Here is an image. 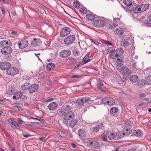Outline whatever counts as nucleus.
<instances>
[{
  "mask_svg": "<svg viewBox=\"0 0 151 151\" xmlns=\"http://www.w3.org/2000/svg\"><path fill=\"white\" fill-rule=\"evenodd\" d=\"M14 124H12V127L17 129H19L20 127L19 126L18 123L14 121V123H13Z\"/></svg>",
  "mask_w": 151,
  "mask_h": 151,
  "instance_id": "obj_45",
  "label": "nucleus"
},
{
  "mask_svg": "<svg viewBox=\"0 0 151 151\" xmlns=\"http://www.w3.org/2000/svg\"><path fill=\"white\" fill-rule=\"evenodd\" d=\"M78 119H74L69 122V125L71 127L73 128L78 123Z\"/></svg>",
  "mask_w": 151,
  "mask_h": 151,
  "instance_id": "obj_23",
  "label": "nucleus"
},
{
  "mask_svg": "<svg viewBox=\"0 0 151 151\" xmlns=\"http://www.w3.org/2000/svg\"><path fill=\"white\" fill-rule=\"evenodd\" d=\"M138 85L140 88H142L145 84V80H142L137 83Z\"/></svg>",
  "mask_w": 151,
  "mask_h": 151,
  "instance_id": "obj_40",
  "label": "nucleus"
},
{
  "mask_svg": "<svg viewBox=\"0 0 151 151\" xmlns=\"http://www.w3.org/2000/svg\"><path fill=\"white\" fill-rule=\"evenodd\" d=\"M116 53L115 56L116 57H120L124 53V51L121 48H119L115 51Z\"/></svg>",
  "mask_w": 151,
  "mask_h": 151,
  "instance_id": "obj_22",
  "label": "nucleus"
},
{
  "mask_svg": "<svg viewBox=\"0 0 151 151\" xmlns=\"http://www.w3.org/2000/svg\"><path fill=\"white\" fill-rule=\"evenodd\" d=\"M30 84L29 83H26L24 85H22V88L23 91H25L26 90H28V88L29 85Z\"/></svg>",
  "mask_w": 151,
  "mask_h": 151,
  "instance_id": "obj_31",
  "label": "nucleus"
},
{
  "mask_svg": "<svg viewBox=\"0 0 151 151\" xmlns=\"http://www.w3.org/2000/svg\"><path fill=\"white\" fill-rule=\"evenodd\" d=\"M90 52L88 53L83 58L82 61V65H83L89 62L90 60V59H89Z\"/></svg>",
  "mask_w": 151,
  "mask_h": 151,
  "instance_id": "obj_16",
  "label": "nucleus"
},
{
  "mask_svg": "<svg viewBox=\"0 0 151 151\" xmlns=\"http://www.w3.org/2000/svg\"><path fill=\"white\" fill-rule=\"evenodd\" d=\"M130 81L133 82H136L138 81L139 80L138 77L136 75H132L129 77Z\"/></svg>",
  "mask_w": 151,
  "mask_h": 151,
  "instance_id": "obj_24",
  "label": "nucleus"
},
{
  "mask_svg": "<svg viewBox=\"0 0 151 151\" xmlns=\"http://www.w3.org/2000/svg\"><path fill=\"white\" fill-rule=\"evenodd\" d=\"M111 52V48L110 47L107 49V51H106V53L107 54H108L109 53H110V52Z\"/></svg>",
  "mask_w": 151,
  "mask_h": 151,
  "instance_id": "obj_64",
  "label": "nucleus"
},
{
  "mask_svg": "<svg viewBox=\"0 0 151 151\" xmlns=\"http://www.w3.org/2000/svg\"><path fill=\"white\" fill-rule=\"evenodd\" d=\"M1 11L2 12V14H4L5 13V11L4 9V8H2V7H1Z\"/></svg>",
  "mask_w": 151,
  "mask_h": 151,
  "instance_id": "obj_63",
  "label": "nucleus"
},
{
  "mask_svg": "<svg viewBox=\"0 0 151 151\" xmlns=\"http://www.w3.org/2000/svg\"><path fill=\"white\" fill-rule=\"evenodd\" d=\"M98 19L92 22V24L95 27H104L105 24H107L104 20V18L103 17H98Z\"/></svg>",
  "mask_w": 151,
  "mask_h": 151,
  "instance_id": "obj_2",
  "label": "nucleus"
},
{
  "mask_svg": "<svg viewBox=\"0 0 151 151\" xmlns=\"http://www.w3.org/2000/svg\"><path fill=\"white\" fill-rule=\"evenodd\" d=\"M115 32L116 34L119 35H122L124 33V30L122 29H117L115 30Z\"/></svg>",
  "mask_w": 151,
  "mask_h": 151,
  "instance_id": "obj_32",
  "label": "nucleus"
},
{
  "mask_svg": "<svg viewBox=\"0 0 151 151\" xmlns=\"http://www.w3.org/2000/svg\"><path fill=\"white\" fill-rule=\"evenodd\" d=\"M12 34L14 35H16L17 34V32L16 31L12 30Z\"/></svg>",
  "mask_w": 151,
  "mask_h": 151,
  "instance_id": "obj_60",
  "label": "nucleus"
},
{
  "mask_svg": "<svg viewBox=\"0 0 151 151\" xmlns=\"http://www.w3.org/2000/svg\"><path fill=\"white\" fill-rule=\"evenodd\" d=\"M41 43V41L40 40L37 39L36 38H34L33 40H32L31 43V45L33 46L36 47L40 45Z\"/></svg>",
  "mask_w": 151,
  "mask_h": 151,
  "instance_id": "obj_18",
  "label": "nucleus"
},
{
  "mask_svg": "<svg viewBox=\"0 0 151 151\" xmlns=\"http://www.w3.org/2000/svg\"><path fill=\"white\" fill-rule=\"evenodd\" d=\"M123 46H128L129 45V43L126 41H124L123 43L122 44Z\"/></svg>",
  "mask_w": 151,
  "mask_h": 151,
  "instance_id": "obj_53",
  "label": "nucleus"
},
{
  "mask_svg": "<svg viewBox=\"0 0 151 151\" xmlns=\"http://www.w3.org/2000/svg\"><path fill=\"white\" fill-rule=\"evenodd\" d=\"M71 52L69 50H64L61 51L59 54V56L62 58H65L69 56Z\"/></svg>",
  "mask_w": 151,
  "mask_h": 151,
  "instance_id": "obj_10",
  "label": "nucleus"
},
{
  "mask_svg": "<svg viewBox=\"0 0 151 151\" xmlns=\"http://www.w3.org/2000/svg\"><path fill=\"white\" fill-rule=\"evenodd\" d=\"M139 6H137V4L132 2V4L129 6V8H128L127 10L129 11L130 12H133L135 13H139V12L140 11V8H139Z\"/></svg>",
  "mask_w": 151,
  "mask_h": 151,
  "instance_id": "obj_4",
  "label": "nucleus"
},
{
  "mask_svg": "<svg viewBox=\"0 0 151 151\" xmlns=\"http://www.w3.org/2000/svg\"><path fill=\"white\" fill-rule=\"evenodd\" d=\"M124 3L127 6V8H129V6L132 4L133 2L132 0H124Z\"/></svg>",
  "mask_w": 151,
  "mask_h": 151,
  "instance_id": "obj_29",
  "label": "nucleus"
},
{
  "mask_svg": "<svg viewBox=\"0 0 151 151\" xmlns=\"http://www.w3.org/2000/svg\"><path fill=\"white\" fill-rule=\"evenodd\" d=\"M139 6V8H140V11L139 12V13L146 11L149 8L148 4H146L140 5Z\"/></svg>",
  "mask_w": 151,
  "mask_h": 151,
  "instance_id": "obj_17",
  "label": "nucleus"
},
{
  "mask_svg": "<svg viewBox=\"0 0 151 151\" xmlns=\"http://www.w3.org/2000/svg\"><path fill=\"white\" fill-rule=\"evenodd\" d=\"M70 32L71 30L70 27H64L61 29L60 35L62 37H65L68 35Z\"/></svg>",
  "mask_w": 151,
  "mask_h": 151,
  "instance_id": "obj_6",
  "label": "nucleus"
},
{
  "mask_svg": "<svg viewBox=\"0 0 151 151\" xmlns=\"http://www.w3.org/2000/svg\"><path fill=\"white\" fill-rule=\"evenodd\" d=\"M18 71L19 70L17 68L10 67L6 70L7 74L12 76L16 75L18 73Z\"/></svg>",
  "mask_w": 151,
  "mask_h": 151,
  "instance_id": "obj_7",
  "label": "nucleus"
},
{
  "mask_svg": "<svg viewBox=\"0 0 151 151\" xmlns=\"http://www.w3.org/2000/svg\"><path fill=\"white\" fill-rule=\"evenodd\" d=\"M56 134L62 137H64L66 135V134L63 132L58 130L56 132Z\"/></svg>",
  "mask_w": 151,
  "mask_h": 151,
  "instance_id": "obj_37",
  "label": "nucleus"
},
{
  "mask_svg": "<svg viewBox=\"0 0 151 151\" xmlns=\"http://www.w3.org/2000/svg\"><path fill=\"white\" fill-rule=\"evenodd\" d=\"M70 77L72 78H75L81 77V76H78V75H72L70 76Z\"/></svg>",
  "mask_w": 151,
  "mask_h": 151,
  "instance_id": "obj_54",
  "label": "nucleus"
},
{
  "mask_svg": "<svg viewBox=\"0 0 151 151\" xmlns=\"http://www.w3.org/2000/svg\"><path fill=\"white\" fill-rule=\"evenodd\" d=\"M4 45H5L4 42V40L0 42V46L1 47H3L4 46Z\"/></svg>",
  "mask_w": 151,
  "mask_h": 151,
  "instance_id": "obj_58",
  "label": "nucleus"
},
{
  "mask_svg": "<svg viewBox=\"0 0 151 151\" xmlns=\"http://www.w3.org/2000/svg\"><path fill=\"white\" fill-rule=\"evenodd\" d=\"M73 53L75 56H77L80 54L79 51L76 48L74 49L73 51Z\"/></svg>",
  "mask_w": 151,
  "mask_h": 151,
  "instance_id": "obj_43",
  "label": "nucleus"
},
{
  "mask_svg": "<svg viewBox=\"0 0 151 151\" xmlns=\"http://www.w3.org/2000/svg\"><path fill=\"white\" fill-rule=\"evenodd\" d=\"M81 60H79V61L78 62V65H76L75 66V68H77L79 67V66L81 65Z\"/></svg>",
  "mask_w": 151,
  "mask_h": 151,
  "instance_id": "obj_59",
  "label": "nucleus"
},
{
  "mask_svg": "<svg viewBox=\"0 0 151 151\" xmlns=\"http://www.w3.org/2000/svg\"><path fill=\"white\" fill-rule=\"evenodd\" d=\"M10 66V63L8 62H2L0 63V68L3 70H7Z\"/></svg>",
  "mask_w": 151,
  "mask_h": 151,
  "instance_id": "obj_14",
  "label": "nucleus"
},
{
  "mask_svg": "<svg viewBox=\"0 0 151 151\" xmlns=\"http://www.w3.org/2000/svg\"><path fill=\"white\" fill-rule=\"evenodd\" d=\"M97 81L96 86H97V88L99 89L98 90L101 91L102 92H105V90L101 87L104 86V84L101 80L99 78L97 79Z\"/></svg>",
  "mask_w": 151,
  "mask_h": 151,
  "instance_id": "obj_15",
  "label": "nucleus"
},
{
  "mask_svg": "<svg viewBox=\"0 0 151 151\" xmlns=\"http://www.w3.org/2000/svg\"><path fill=\"white\" fill-rule=\"evenodd\" d=\"M143 101L144 103H146L148 104L149 103V99H144L143 100Z\"/></svg>",
  "mask_w": 151,
  "mask_h": 151,
  "instance_id": "obj_62",
  "label": "nucleus"
},
{
  "mask_svg": "<svg viewBox=\"0 0 151 151\" xmlns=\"http://www.w3.org/2000/svg\"><path fill=\"white\" fill-rule=\"evenodd\" d=\"M86 143L87 146L93 149L99 148L101 145L98 141L93 139L88 140Z\"/></svg>",
  "mask_w": 151,
  "mask_h": 151,
  "instance_id": "obj_1",
  "label": "nucleus"
},
{
  "mask_svg": "<svg viewBox=\"0 0 151 151\" xmlns=\"http://www.w3.org/2000/svg\"><path fill=\"white\" fill-rule=\"evenodd\" d=\"M101 138H102V140L104 141H107V136L106 135H104L103 136L101 137Z\"/></svg>",
  "mask_w": 151,
  "mask_h": 151,
  "instance_id": "obj_51",
  "label": "nucleus"
},
{
  "mask_svg": "<svg viewBox=\"0 0 151 151\" xmlns=\"http://www.w3.org/2000/svg\"><path fill=\"white\" fill-rule=\"evenodd\" d=\"M132 130L130 129H127L126 131L125 132L126 135L127 136L130 135L132 132Z\"/></svg>",
  "mask_w": 151,
  "mask_h": 151,
  "instance_id": "obj_46",
  "label": "nucleus"
},
{
  "mask_svg": "<svg viewBox=\"0 0 151 151\" xmlns=\"http://www.w3.org/2000/svg\"><path fill=\"white\" fill-rule=\"evenodd\" d=\"M75 40V37L73 35H69L64 40L65 44L66 45H70L72 44Z\"/></svg>",
  "mask_w": 151,
  "mask_h": 151,
  "instance_id": "obj_5",
  "label": "nucleus"
},
{
  "mask_svg": "<svg viewBox=\"0 0 151 151\" xmlns=\"http://www.w3.org/2000/svg\"><path fill=\"white\" fill-rule=\"evenodd\" d=\"M36 120H38L41 122L42 123H44L45 121L44 119H39L37 118Z\"/></svg>",
  "mask_w": 151,
  "mask_h": 151,
  "instance_id": "obj_61",
  "label": "nucleus"
},
{
  "mask_svg": "<svg viewBox=\"0 0 151 151\" xmlns=\"http://www.w3.org/2000/svg\"><path fill=\"white\" fill-rule=\"evenodd\" d=\"M15 89L14 88H9L8 90L6 92L7 94H8L9 95H12L14 94L15 92Z\"/></svg>",
  "mask_w": 151,
  "mask_h": 151,
  "instance_id": "obj_35",
  "label": "nucleus"
},
{
  "mask_svg": "<svg viewBox=\"0 0 151 151\" xmlns=\"http://www.w3.org/2000/svg\"><path fill=\"white\" fill-rule=\"evenodd\" d=\"M78 134L80 139H83L86 136V133L83 129H80L78 132Z\"/></svg>",
  "mask_w": 151,
  "mask_h": 151,
  "instance_id": "obj_19",
  "label": "nucleus"
},
{
  "mask_svg": "<svg viewBox=\"0 0 151 151\" xmlns=\"http://www.w3.org/2000/svg\"><path fill=\"white\" fill-rule=\"evenodd\" d=\"M22 95V93L21 92L18 91L15 93L13 96V98L14 99H17L20 98Z\"/></svg>",
  "mask_w": 151,
  "mask_h": 151,
  "instance_id": "obj_25",
  "label": "nucleus"
},
{
  "mask_svg": "<svg viewBox=\"0 0 151 151\" xmlns=\"http://www.w3.org/2000/svg\"><path fill=\"white\" fill-rule=\"evenodd\" d=\"M18 45L20 49H22L27 47L28 45V42L27 40H23L21 41V42H18Z\"/></svg>",
  "mask_w": 151,
  "mask_h": 151,
  "instance_id": "obj_13",
  "label": "nucleus"
},
{
  "mask_svg": "<svg viewBox=\"0 0 151 151\" xmlns=\"http://www.w3.org/2000/svg\"><path fill=\"white\" fill-rule=\"evenodd\" d=\"M12 51L11 47H6L1 50V52L4 55H6L11 53Z\"/></svg>",
  "mask_w": 151,
  "mask_h": 151,
  "instance_id": "obj_12",
  "label": "nucleus"
},
{
  "mask_svg": "<svg viewBox=\"0 0 151 151\" xmlns=\"http://www.w3.org/2000/svg\"><path fill=\"white\" fill-rule=\"evenodd\" d=\"M79 11L82 13L86 14L87 13L86 10H85L84 8H81L80 9Z\"/></svg>",
  "mask_w": 151,
  "mask_h": 151,
  "instance_id": "obj_50",
  "label": "nucleus"
},
{
  "mask_svg": "<svg viewBox=\"0 0 151 151\" xmlns=\"http://www.w3.org/2000/svg\"><path fill=\"white\" fill-rule=\"evenodd\" d=\"M65 110L64 109H61L59 111V112L60 114V115L62 116H64V115L65 114Z\"/></svg>",
  "mask_w": 151,
  "mask_h": 151,
  "instance_id": "obj_48",
  "label": "nucleus"
},
{
  "mask_svg": "<svg viewBox=\"0 0 151 151\" xmlns=\"http://www.w3.org/2000/svg\"><path fill=\"white\" fill-rule=\"evenodd\" d=\"M146 22H145L146 25L147 26L151 27V13L149 15Z\"/></svg>",
  "mask_w": 151,
  "mask_h": 151,
  "instance_id": "obj_28",
  "label": "nucleus"
},
{
  "mask_svg": "<svg viewBox=\"0 0 151 151\" xmlns=\"http://www.w3.org/2000/svg\"><path fill=\"white\" fill-rule=\"evenodd\" d=\"M92 42L95 44V45H99V44H101V43H99L98 41H94V40H92Z\"/></svg>",
  "mask_w": 151,
  "mask_h": 151,
  "instance_id": "obj_57",
  "label": "nucleus"
},
{
  "mask_svg": "<svg viewBox=\"0 0 151 151\" xmlns=\"http://www.w3.org/2000/svg\"><path fill=\"white\" fill-rule=\"evenodd\" d=\"M108 138L110 140L113 139L115 140V133H110L108 136Z\"/></svg>",
  "mask_w": 151,
  "mask_h": 151,
  "instance_id": "obj_44",
  "label": "nucleus"
},
{
  "mask_svg": "<svg viewBox=\"0 0 151 151\" xmlns=\"http://www.w3.org/2000/svg\"><path fill=\"white\" fill-rule=\"evenodd\" d=\"M145 82L148 84H151V75L148 76L145 78Z\"/></svg>",
  "mask_w": 151,
  "mask_h": 151,
  "instance_id": "obj_36",
  "label": "nucleus"
},
{
  "mask_svg": "<svg viewBox=\"0 0 151 151\" xmlns=\"http://www.w3.org/2000/svg\"><path fill=\"white\" fill-rule=\"evenodd\" d=\"M76 102V104L79 105H83L84 104L83 102V100H82V99H78Z\"/></svg>",
  "mask_w": 151,
  "mask_h": 151,
  "instance_id": "obj_42",
  "label": "nucleus"
},
{
  "mask_svg": "<svg viewBox=\"0 0 151 151\" xmlns=\"http://www.w3.org/2000/svg\"><path fill=\"white\" fill-rule=\"evenodd\" d=\"M58 106V104L55 102H52L50 104L47 106L48 108L50 110H54L56 109L57 107Z\"/></svg>",
  "mask_w": 151,
  "mask_h": 151,
  "instance_id": "obj_20",
  "label": "nucleus"
},
{
  "mask_svg": "<svg viewBox=\"0 0 151 151\" xmlns=\"http://www.w3.org/2000/svg\"><path fill=\"white\" fill-rule=\"evenodd\" d=\"M103 42L105 44L107 45H111V46L113 45L112 43L108 41H106V40H104Z\"/></svg>",
  "mask_w": 151,
  "mask_h": 151,
  "instance_id": "obj_49",
  "label": "nucleus"
},
{
  "mask_svg": "<svg viewBox=\"0 0 151 151\" xmlns=\"http://www.w3.org/2000/svg\"><path fill=\"white\" fill-rule=\"evenodd\" d=\"M130 75V73L124 74L123 75V77L122 78V81L124 82L126 81V80H127L128 79Z\"/></svg>",
  "mask_w": 151,
  "mask_h": 151,
  "instance_id": "obj_34",
  "label": "nucleus"
},
{
  "mask_svg": "<svg viewBox=\"0 0 151 151\" xmlns=\"http://www.w3.org/2000/svg\"><path fill=\"white\" fill-rule=\"evenodd\" d=\"M133 134L137 137H140L142 134V132L139 129H137L134 131Z\"/></svg>",
  "mask_w": 151,
  "mask_h": 151,
  "instance_id": "obj_27",
  "label": "nucleus"
},
{
  "mask_svg": "<svg viewBox=\"0 0 151 151\" xmlns=\"http://www.w3.org/2000/svg\"><path fill=\"white\" fill-rule=\"evenodd\" d=\"M54 99V98L52 97L48 98L46 99V101H52Z\"/></svg>",
  "mask_w": 151,
  "mask_h": 151,
  "instance_id": "obj_56",
  "label": "nucleus"
},
{
  "mask_svg": "<svg viewBox=\"0 0 151 151\" xmlns=\"http://www.w3.org/2000/svg\"><path fill=\"white\" fill-rule=\"evenodd\" d=\"M74 113L72 111H69L65 113L63 117V119L65 120L71 119L75 116Z\"/></svg>",
  "mask_w": 151,
  "mask_h": 151,
  "instance_id": "obj_11",
  "label": "nucleus"
},
{
  "mask_svg": "<svg viewBox=\"0 0 151 151\" xmlns=\"http://www.w3.org/2000/svg\"><path fill=\"white\" fill-rule=\"evenodd\" d=\"M122 134L120 132H117L115 133V140H118L121 138Z\"/></svg>",
  "mask_w": 151,
  "mask_h": 151,
  "instance_id": "obj_33",
  "label": "nucleus"
},
{
  "mask_svg": "<svg viewBox=\"0 0 151 151\" xmlns=\"http://www.w3.org/2000/svg\"><path fill=\"white\" fill-rule=\"evenodd\" d=\"M96 16V15L94 16L91 14H88L86 15V17L88 20L93 21L95 19V16Z\"/></svg>",
  "mask_w": 151,
  "mask_h": 151,
  "instance_id": "obj_26",
  "label": "nucleus"
},
{
  "mask_svg": "<svg viewBox=\"0 0 151 151\" xmlns=\"http://www.w3.org/2000/svg\"><path fill=\"white\" fill-rule=\"evenodd\" d=\"M102 101L103 104L110 106H112L115 103V101L112 98L106 97L103 99Z\"/></svg>",
  "mask_w": 151,
  "mask_h": 151,
  "instance_id": "obj_8",
  "label": "nucleus"
},
{
  "mask_svg": "<svg viewBox=\"0 0 151 151\" xmlns=\"http://www.w3.org/2000/svg\"><path fill=\"white\" fill-rule=\"evenodd\" d=\"M82 99L83 100L84 104L86 103L87 102L90 100L89 98L88 97H83Z\"/></svg>",
  "mask_w": 151,
  "mask_h": 151,
  "instance_id": "obj_47",
  "label": "nucleus"
},
{
  "mask_svg": "<svg viewBox=\"0 0 151 151\" xmlns=\"http://www.w3.org/2000/svg\"><path fill=\"white\" fill-rule=\"evenodd\" d=\"M123 65L122 63H118L116 66V68L117 70L122 74H128L130 73L129 71L128 68L126 66H123L121 67V66Z\"/></svg>",
  "mask_w": 151,
  "mask_h": 151,
  "instance_id": "obj_3",
  "label": "nucleus"
},
{
  "mask_svg": "<svg viewBox=\"0 0 151 151\" xmlns=\"http://www.w3.org/2000/svg\"><path fill=\"white\" fill-rule=\"evenodd\" d=\"M39 86L37 84L35 83L32 85H29L28 91L30 93H32L36 91L39 89Z\"/></svg>",
  "mask_w": 151,
  "mask_h": 151,
  "instance_id": "obj_9",
  "label": "nucleus"
},
{
  "mask_svg": "<svg viewBox=\"0 0 151 151\" xmlns=\"http://www.w3.org/2000/svg\"><path fill=\"white\" fill-rule=\"evenodd\" d=\"M118 109L116 108H111L110 109V113L113 115L115 114L117 112Z\"/></svg>",
  "mask_w": 151,
  "mask_h": 151,
  "instance_id": "obj_39",
  "label": "nucleus"
},
{
  "mask_svg": "<svg viewBox=\"0 0 151 151\" xmlns=\"http://www.w3.org/2000/svg\"><path fill=\"white\" fill-rule=\"evenodd\" d=\"M102 124H100L99 125H98L96 127H93L91 129L92 133L93 134H95L100 129H102Z\"/></svg>",
  "mask_w": 151,
  "mask_h": 151,
  "instance_id": "obj_21",
  "label": "nucleus"
},
{
  "mask_svg": "<svg viewBox=\"0 0 151 151\" xmlns=\"http://www.w3.org/2000/svg\"><path fill=\"white\" fill-rule=\"evenodd\" d=\"M117 66L118 65V63H122V62L123 61V59H122L118 58L117 59Z\"/></svg>",
  "mask_w": 151,
  "mask_h": 151,
  "instance_id": "obj_52",
  "label": "nucleus"
},
{
  "mask_svg": "<svg viewBox=\"0 0 151 151\" xmlns=\"http://www.w3.org/2000/svg\"><path fill=\"white\" fill-rule=\"evenodd\" d=\"M38 10L41 14L45 12L44 9L42 8L39 7Z\"/></svg>",
  "mask_w": 151,
  "mask_h": 151,
  "instance_id": "obj_55",
  "label": "nucleus"
},
{
  "mask_svg": "<svg viewBox=\"0 0 151 151\" xmlns=\"http://www.w3.org/2000/svg\"><path fill=\"white\" fill-rule=\"evenodd\" d=\"M55 67V65L52 63H49L47 66V68L48 70H53Z\"/></svg>",
  "mask_w": 151,
  "mask_h": 151,
  "instance_id": "obj_30",
  "label": "nucleus"
},
{
  "mask_svg": "<svg viewBox=\"0 0 151 151\" xmlns=\"http://www.w3.org/2000/svg\"><path fill=\"white\" fill-rule=\"evenodd\" d=\"M115 49H114L112 50L111 52V54L109 55V56L112 59H114L117 58L115 56L116 52H115Z\"/></svg>",
  "mask_w": 151,
  "mask_h": 151,
  "instance_id": "obj_38",
  "label": "nucleus"
},
{
  "mask_svg": "<svg viewBox=\"0 0 151 151\" xmlns=\"http://www.w3.org/2000/svg\"><path fill=\"white\" fill-rule=\"evenodd\" d=\"M73 5L76 9H78L80 7V3L77 1H74Z\"/></svg>",
  "mask_w": 151,
  "mask_h": 151,
  "instance_id": "obj_41",
  "label": "nucleus"
}]
</instances>
